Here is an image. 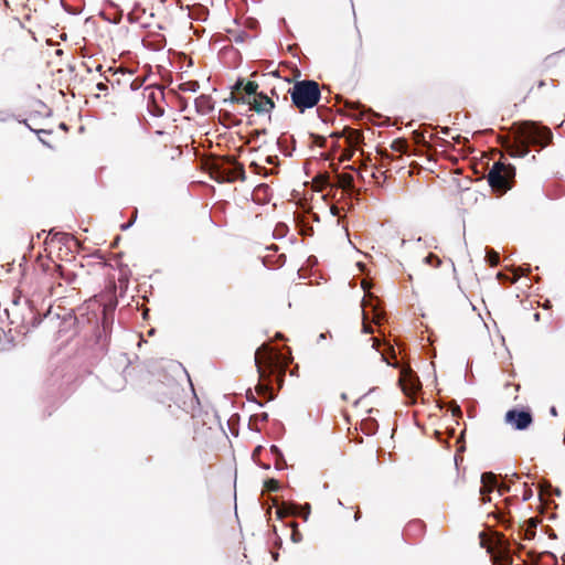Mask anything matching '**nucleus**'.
Segmentation results:
<instances>
[{
	"mask_svg": "<svg viewBox=\"0 0 565 565\" xmlns=\"http://www.w3.org/2000/svg\"><path fill=\"white\" fill-rule=\"evenodd\" d=\"M552 140L551 129L533 120L516 121L507 134L499 137L500 146L512 158H525L529 154L527 147L530 145L539 152Z\"/></svg>",
	"mask_w": 565,
	"mask_h": 565,
	"instance_id": "obj_1",
	"label": "nucleus"
},
{
	"mask_svg": "<svg viewBox=\"0 0 565 565\" xmlns=\"http://www.w3.org/2000/svg\"><path fill=\"white\" fill-rule=\"evenodd\" d=\"M254 361L260 380L256 385L257 393L266 395L268 401L275 399L284 385L287 363L281 354L268 344H262L256 349Z\"/></svg>",
	"mask_w": 565,
	"mask_h": 565,
	"instance_id": "obj_2",
	"label": "nucleus"
},
{
	"mask_svg": "<svg viewBox=\"0 0 565 565\" xmlns=\"http://www.w3.org/2000/svg\"><path fill=\"white\" fill-rule=\"evenodd\" d=\"M288 92L292 106L300 113L313 108L321 99L320 86L313 79L296 81Z\"/></svg>",
	"mask_w": 565,
	"mask_h": 565,
	"instance_id": "obj_3",
	"label": "nucleus"
},
{
	"mask_svg": "<svg viewBox=\"0 0 565 565\" xmlns=\"http://www.w3.org/2000/svg\"><path fill=\"white\" fill-rule=\"evenodd\" d=\"M391 353H392V358H388L386 353L381 352L382 360L384 362H386L387 365L393 366V367L399 370L398 383L401 385V388H402L403 393L407 397L415 398L416 395L422 390V383H420V380H419L418 375L412 370L411 366L402 365L397 361L396 355H395L393 349L391 350Z\"/></svg>",
	"mask_w": 565,
	"mask_h": 565,
	"instance_id": "obj_4",
	"label": "nucleus"
},
{
	"mask_svg": "<svg viewBox=\"0 0 565 565\" xmlns=\"http://www.w3.org/2000/svg\"><path fill=\"white\" fill-rule=\"evenodd\" d=\"M514 177V166L502 161H495L488 172L487 181L492 191L502 194L511 188V181Z\"/></svg>",
	"mask_w": 565,
	"mask_h": 565,
	"instance_id": "obj_5",
	"label": "nucleus"
},
{
	"mask_svg": "<svg viewBox=\"0 0 565 565\" xmlns=\"http://www.w3.org/2000/svg\"><path fill=\"white\" fill-rule=\"evenodd\" d=\"M361 308L363 318L362 331L364 333H372L373 330L370 324L375 323L380 326L385 320V312L382 308L381 300L372 294L366 292L362 298Z\"/></svg>",
	"mask_w": 565,
	"mask_h": 565,
	"instance_id": "obj_6",
	"label": "nucleus"
},
{
	"mask_svg": "<svg viewBox=\"0 0 565 565\" xmlns=\"http://www.w3.org/2000/svg\"><path fill=\"white\" fill-rule=\"evenodd\" d=\"M480 482H481L480 490H479L480 500L483 503L491 501L490 494L492 493V491L494 489L498 491L499 495H502L505 492L510 491V484L507 482L498 483L497 475L491 471L483 472L480 477Z\"/></svg>",
	"mask_w": 565,
	"mask_h": 565,
	"instance_id": "obj_7",
	"label": "nucleus"
},
{
	"mask_svg": "<svg viewBox=\"0 0 565 565\" xmlns=\"http://www.w3.org/2000/svg\"><path fill=\"white\" fill-rule=\"evenodd\" d=\"M504 420L515 430H526L533 424V414L529 407H512L505 415Z\"/></svg>",
	"mask_w": 565,
	"mask_h": 565,
	"instance_id": "obj_8",
	"label": "nucleus"
},
{
	"mask_svg": "<svg viewBox=\"0 0 565 565\" xmlns=\"http://www.w3.org/2000/svg\"><path fill=\"white\" fill-rule=\"evenodd\" d=\"M222 179H217L218 182L227 181L234 182L236 180L245 181L246 172L244 166L233 158L226 159L221 166Z\"/></svg>",
	"mask_w": 565,
	"mask_h": 565,
	"instance_id": "obj_9",
	"label": "nucleus"
},
{
	"mask_svg": "<svg viewBox=\"0 0 565 565\" xmlns=\"http://www.w3.org/2000/svg\"><path fill=\"white\" fill-rule=\"evenodd\" d=\"M114 309L105 308L103 310L102 322L96 330V342L102 348H105L108 344L114 326Z\"/></svg>",
	"mask_w": 565,
	"mask_h": 565,
	"instance_id": "obj_10",
	"label": "nucleus"
},
{
	"mask_svg": "<svg viewBox=\"0 0 565 565\" xmlns=\"http://www.w3.org/2000/svg\"><path fill=\"white\" fill-rule=\"evenodd\" d=\"M311 507L310 504H299L297 502L284 503L281 507H278L276 510V515L278 520H284V518L288 515L300 516L303 521H308L310 515Z\"/></svg>",
	"mask_w": 565,
	"mask_h": 565,
	"instance_id": "obj_11",
	"label": "nucleus"
},
{
	"mask_svg": "<svg viewBox=\"0 0 565 565\" xmlns=\"http://www.w3.org/2000/svg\"><path fill=\"white\" fill-rule=\"evenodd\" d=\"M501 548L503 550V554H498L492 556L493 565H512V558L510 553L514 551V548H521L522 546L513 540L512 542L507 541L502 537Z\"/></svg>",
	"mask_w": 565,
	"mask_h": 565,
	"instance_id": "obj_12",
	"label": "nucleus"
},
{
	"mask_svg": "<svg viewBox=\"0 0 565 565\" xmlns=\"http://www.w3.org/2000/svg\"><path fill=\"white\" fill-rule=\"evenodd\" d=\"M243 90V96H239V97H230L228 99H225L224 102L225 103H237V104H250V99H253L254 97H257L258 95H260V93H258V84L254 81H246V83L244 84V88H242Z\"/></svg>",
	"mask_w": 565,
	"mask_h": 565,
	"instance_id": "obj_13",
	"label": "nucleus"
},
{
	"mask_svg": "<svg viewBox=\"0 0 565 565\" xmlns=\"http://www.w3.org/2000/svg\"><path fill=\"white\" fill-rule=\"evenodd\" d=\"M247 105L258 115L269 113L275 107V103L264 93L250 99V104Z\"/></svg>",
	"mask_w": 565,
	"mask_h": 565,
	"instance_id": "obj_14",
	"label": "nucleus"
},
{
	"mask_svg": "<svg viewBox=\"0 0 565 565\" xmlns=\"http://www.w3.org/2000/svg\"><path fill=\"white\" fill-rule=\"evenodd\" d=\"M277 146L284 156L291 157L292 151L295 150V139L287 134H282L277 139Z\"/></svg>",
	"mask_w": 565,
	"mask_h": 565,
	"instance_id": "obj_15",
	"label": "nucleus"
},
{
	"mask_svg": "<svg viewBox=\"0 0 565 565\" xmlns=\"http://www.w3.org/2000/svg\"><path fill=\"white\" fill-rule=\"evenodd\" d=\"M249 168L250 170L255 173V174H258V175H262L264 178H267L269 175H273V174H277L278 173V169L276 168H273V169H268L255 161H253L250 164H249Z\"/></svg>",
	"mask_w": 565,
	"mask_h": 565,
	"instance_id": "obj_16",
	"label": "nucleus"
},
{
	"mask_svg": "<svg viewBox=\"0 0 565 565\" xmlns=\"http://www.w3.org/2000/svg\"><path fill=\"white\" fill-rule=\"evenodd\" d=\"M536 534V524H522L519 527V535L522 540H532Z\"/></svg>",
	"mask_w": 565,
	"mask_h": 565,
	"instance_id": "obj_17",
	"label": "nucleus"
},
{
	"mask_svg": "<svg viewBox=\"0 0 565 565\" xmlns=\"http://www.w3.org/2000/svg\"><path fill=\"white\" fill-rule=\"evenodd\" d=\"M484 252H486L484 259L488 265H490L492 267L499 265L500 254L497 250H494L492 247H486Z\"/></svg>",
	"mask_w": 565,
	"mask_h": 565,
	"instance_id": "obj_18",
	"label": "nucleus"
},
{
	"mask_svg": "<svg viewBox=\"0 0 565 565\" xmlns=\"http://www.w3.org/2000/svg\"><path fill=\"white\" fill-rule=\"evenodd\" d=\"M379 429V423L373 419L369 418L362 422V430L365 435H374Z\"/></svg>",
	"mask_w": 565,
	"mask_h": 565,
	"instance_id": "obj_19",
	"label": "nucleus"
},
{
	"mask_svg": "<svg viewBox=\"0 0 565 565\" xmlns=\"http://www.w3.org/2000/svg\"><path fill=\"white\" fill-rule=\"evenodd\" d=\"M56 271L61 278H63L67 284H72L75 281L77 275L73 271H66L63 266L58 265Z\"/></svg>",
	"mask_w": 565,
	"mask_h": 565,
	"instance_id": "obj_20",
	"label": "nucleus"
},
{
	"mask_svg": "<svg viewBox=\"0 0 565 565\" xmlns=\"http://www.w3.org/2000/svg\"><path fill=\"white\" fill-rule=\"evenodd\" d=\"M246 83V79L243 77H238L235 84L232 86V93L231 97H239L243 96L244 84Z\"/></svg>",
	"mask_w": 565,
	"mask_h": 565,
	"instance_id": "obj_21",
	"label": "nucleus"
},
{
	"mask_svg": "<svg viewBox=\"0 0 565 565\" xmlns=\"http://www.w3.org/2000/svg\"><path fill=\"white\" fill-rule=\"evenodd\" d=\"M423 263L437 268L441 264V260L437 255L429 253L427 256L424 257Z\"/></svg>",
	"mask_w": 565,
	"mask_h": 565,
	"instance_id": "obj_22",
	"label": "nucleus"
},
{
	"mask_svg": "<svg viewBox=\"0 0 565 565\" xmlns=\"http://www.w3.org/2000/svg\"><path fill=\"white\" fill-rule=\"evenodd\" d=\"M288 526H290L292 529L291 531V535H290V540L294 542V543H299L302 541V534L301 532L298 530V524L296 522H291L288 524Z\"/></svg>",
	"mask_w": 565,
	"mask_h": 565,
	"instance_id": "obj_23",
	"label": "nucleus"
},
{
	"mask_svg": "<svg viewBox=\"0 0 565 565\" xmlns=\"http://www.w3.org/2000/svg\"><path fill=\"white\" fill-rule=\"evenodd\" d=\"M264 488L267 490V491H270V492H276L279 490L280 488V483L278 480L274 479V478H267L265 481H264Z\"/></svg>",
	"mask_w": 565,
	"mask_h": 565,
	"instance_id": "obj_24",
	"label": "nucleus"
},
{
	"mask_svg": "<svg viewBox=\"0 0 565 565\" xmlns=\"http://www.w3.org/2000/svg\"><path fill=\"white\" fill-rule=\"evenodd\" d=\"M288 232V227L284 223H278L274 230V237L275 238H282Z\"/></svg>",
	"mask_w": 565,
	"mask_h": 565,
	"instance_id": "obj_25",
	"label": "nucleus"
},
{
	"mask_svg": "<svg viewBox=\"0 0 565 565\" xmlns=\"http://www.w3.org/2000/svg\"><path fill=\"white\" fill-rule=\"evenodd\" d=\"M199 83L196 81H189L180 85V89L184 92H196L199 89Z\"/></svg>",
	"mask_w": 565,
	"mask_h": 565,
	"instance_id": "obj_26",
	"label": "nucleus"
},
{
	"mask_svg": "<svg viewBox=\"0 0 565 565\" xmlns=\"http://www.w3.org/2000/svg\"><path fill=\"white\" fill-rule=\"evenodd\" d=\"M269 190H270V189H269V185H268V184H266V183H260V184H258V185L255 188V190H254V194H259V193L264 194V196H265V202H267V201H268V195H269Z\"/></svg>",
	"mask_w": 565,
	"mask_h": 565,
	"instance_id": "obj_27",
	"label": "nucleus"
},
{
	"mask_svg": "<svg viewBox=\"0 0 565 565\" xmlns=\"http://www.w3.org/2000/svg\"><path fill=\"white\" fill-rule=\"evenodd\" d=\"M270 452L275 457V459H277L278 461H282V463L285 465L284 454H282L281 449L278 446L271 445L270 446Z\"/></svg>",
	"mask_w": 565,
	"mask_h": 565,
	"instance_id": "obj_28",
	"label": "nucleus"
},
{
	"mask_svg": "<svg viewBox=\"0 0 565 565\" xmlns=\"http://www.w3.org/2000/svg\"><path fill=\"white\" fill-rule=\"evenodd\" d=\"M265 162L267 164H270V166H274V168L278 169L277 167L279 166L280 163V160L278 158V156L276 154H269L265 158Z\"/></svg>",
	"mask_w": 565,
	"mask_h": 565,
	"instance_id": "obj_29",
	"label": "nucleus"
},
{
	"mask_svg": "<svg viewBox=\"0 0 565 565\" xmlns=\"http://www.w3.org/2000/svg\"><path fill=\"white\" fill-rule=\"evenodd\" d=\"M268 417L269 416H268L267 413H260V414L252 415L250 416V420H249V425L252 426L255 420L267 422Z\"/></svg>",
	"mask_w": 565,
	"mask_h": 565,
	"instance_id": "obj_30",
	"label": "nucleus"
},
{
	"mask_svg": "<svg viewBox=\"0 0 565 565\" xmlns=\"http://www.w3.org/2000/svg\"><path fill=\"white\" fill-rule=\"evenodd\" d=\"M497 279L501 282V284H504V282H514L515 281V277L514 278H510L508 276H505L503 273L499 271L497 274Z\"/></svg>",
	"mask_w": 565,
	"mask_h": 565,
	"instance_id": "obj_31",
	"label": "nucleus"
},
{
	"mask_svg": "<svg viewBox=\"0 0 565 565\" xmlns=\"http://www.w3.org/2000/svg\"><path fill=\"white\" fill-rule=\"evenodd\" d=\"M31 313H32V318H31L32 328H38L41 324L43 317L33 313L32 310H31Z\"/></svg>",
	"mask_w": 565,
	"mask_h": 565,
	"instance_id": "obj_32",
	"label": "nucleus"
},
{
	"mask_svg": "<svg viewBox=\"0 0 565 565\" xmlns=\"http://www.w3.org/2000/svg\"><path fill=\"white\" fill-rule=\"evenodd\" d=\"M143 82H145V79H141V78L137 77V78H135V79L131 82V84H130V88H131L132 90H138V89L142 86Z\"/></svg>",
	"mask_w": 565,
	"mask_h": 565,
	"instance_id": "obj_33",
	"label": "nucleus"
},
{
	"mask_svg": "<svg viewBox=\"0 0 565 565\" xmlns=\"http://www.w3.org/2000/svg\"><path fill=\"white\" fill-rule=\"evenodd\" d=\"M152 116L161 117L164 114V109L160 106H154L152 110H150Z\"/></svg>",
	"mask_w": 565,
	"mask_h": 565,
	"instance_id": "obj_34",
	"label": "nucleus"
},
{
	"mask_svg": "<svg viewBox=\"0 0 565 565\" xmlns=\"http://www.w3.org/2000/svg\"><path fill=\"white\" fill-rule=\"evenodd\" d=\"M137 218V210H135V213H134V218L130 221V223H124L120 225V230L121 231H127L128 228H130L132 226V224L135 223Z\"/></svg>",
	"mask_w": 565,
	"mask_h": 565,
	"instance_id": "obj_35",
	"label": "nucleus"
},
{
	"mask_svg": "<svg viewBox=\"0 0 565 565\" xmlns=\"http://www.w3.org/2000/svg\"><path fill=\"white\" fill-rule=\"evenodd\" d=\"M247 38H248V34H247L246 32H241V33H238V34L235 36L234 41H235L236 43H242V42H244Z\"/></svg>",
	"mask_w": 565,
	"mask_h": 565,
	"instance_id": "obj_36",
	"label": "nucleus"
},
{
	"mask_svg": "<svg viewBox=\"0 0 565 565\" xmlns=\"http://www.w3.org/2000/svg\"><path fill=\"white\" fill-rule=\"evenodd\" d=\"M436 242L435 237H430L429 239H425V246L427 248H437Z\"/></svg>",
	"mask_w": 565,
	"mask_h": 565,
	"instance_id": "obj_37",
	"label": "nucleus"
},
{
	"mask_svg": "<svg viewBox=\"0 0 565 565\" xmlns=\"http://www.w3.org/2000/svg\"><path fill=\"white\" fill-rule=\"evenodd\" d=\"M532 490L531 489H525L524 490V493H523V501H527L532 498Z\"/></svg>",
	"mask_w": 565,
	"mask_h": 565,
	"instance_id": "obj_38",
	"label": "nucleus"
},
{
	"mask_svg": "<svg viewBox=\"0 0 565 565\" xmlns=\"http://www.w3.org/2000/svg\"><path fill=\"white\" fill-rule=\"evenodd\" d=\"M275 467L277 470H281V469H285L287 467V462L285 461V465L282 463V461H278L276 459V463H275Z\"/></svg>",
	"mask_w": 565,
	"mask_h": 565,
	"instance_id": "obj_39",
	"label": "nucleus"
},
{
	"mask_svg": "<svg viewBox=\"0 0 565 565\" xmlns=\"http://www.w3.org/2000/svg\"><path fill=\"white\" fill-rule=\"evenodd\" d=\"M288 51L295 55L296 52L299 51V46L297 44L288 45Z\"/></svg>",
	"mask_w": 565,
	"mask_h": 565,
	"instance_id": "obj_40",
	"label": "nucleus"
},
{
	"mask_svg": "<svg viewBox=\"0 0 565 565\" xmlns=\"http://www.w3.org/2000/svg\"><path fill=\"white\" fill-rule=\"evenodd\" d=\"M520 270L522 271V274H527L531 271V268H530V265H522V267L520 268Z\"/></svg>",
	"mask_w": 565,
	"mask_h": 565,
	"instance_id": "obj_41",
	"label": "nucleus"
},
{
	"mask_svg": "<svg viewBox=\"0 0 565 565\" xmlns=\"http://www.w3.org/2000/svg\"><path fill=\"white\" fill-rule=\"evenodd\" d=\"M367 111H371V109L363 105L360 106L361 115H366Z\"/></svg>",
	"mask_w": 565,
	"mask_h": 565,
	"instance_id": "obj_42",
	"label": "nucleus"
},
{
	"mask_svg": "<svg viewBox=\"0 0 565 565\" xmlns=\"http://www.w3.org/2000/svg\"><path fill=\"white\" fill-rule=\"evenodd\" d=\"M330 333L329 332H322L319 334L318 337V342H320L321 340H324L327 338V335H329Z\"/></svg>",
	"mask_w": 565,
	"mask_h": 565,
	"instance_id": "obj_43",
	"label": "nucleus"
},
{
	"mask_svg": "<svg viewBox=\"0 0 565 565\" xmlns=\"http://www.w3.org/2000/svg\"><path fill=\"white\" fill-rule=\"evenodd\" d=\"M550 414H551L552 416H557V408H556L555 406H551V407H550Z\"/></svg>",
	"mask_w": 565,
	"mask_h": 565,
	"instance_id": "obj_44",
	"label": "nucleus"
},
{
	"mask_svg": "<svg viewBox=\"0 0 565 565\" xmlns=\"http://www.w3.org/2000/svg\"><path fill=\"white\" fill-rule=\"evenodd\" d=\"M120 359L122 360V362H126L127 364H130V363H131V362H130V360L127 358V354H126V353L121 354V355H120Z\"/></svg>",
	"mask_w": 565,
	"mask_h": 565,
	"instance_id": "obj_45",
	"label": "nucleus"
},
{
	"mask_svg": "<svg viewBox=\"0 0 565 565\" xmlns=\"http://www.w3.org/2000/svg\"><path fill=\"white\" fill-rule=\"evenodd\" d=\"M373 340H374V342H373V344H372V348H373V349H375L376 351H380V352H381L380 343H379L375 339H373Z\"/></svg>",
	"mask_w": 565,
	"mask_h": 565,
	"instance_id": "obj_46",
	"label": "nucleus"
},
{
	"mask_svg": "<svg viewBox=\"0 0 565 565\" xmlns=\"http://www.w3.org/2000/svg\"><path fill=\"white\" fill-rule=\"evenodd\" d=\"M106 87H107V86H106L104 83H98V84H97V88H98L99 90H104V89H106Z\"/></svg>",
	"mask_w": 565,
	"mask_h": 565,
	"instance_id": "obj_47",
	"label": "nucleus"
},
{
	"mask_svg": "<svg viewBox=\"0 0 565 565\" xmlns=\"http://www.w3.org/2000/svg\"><path fill=\"white\" fill-rule=\"evenodd\" d=\"M21 297H14L12 302L14 306H18L20 303Z\"/></svg>",
	"mask_w": 565,
	"mask_h": 565,
	"instance_id": "obj_48",
	"label": "nucleus"
},
{
	"mask_svg": "<svg viewBox=\"0 0 565 565\" xmlns=\"http://www.w3.org/2000/svg\"><path fill=\"white\" fill-rule=\"evenodd\" d=\"M360 518H361V512L358 510V511L355 512V514H354V520H355V521H359V520H360Z\"/></svg>",
	"mask_w": 565,
	"mask_h": 565,
	"instance_id": "obj_49",
	"label": "nucleus"
},
{
	"mask_svg": "<svg viewBox=\"0 0 565 565\" xmlns=\"http://www.w3.org/2000/svg\"><path fill=\"white\" fill-rule=\"evenodd\" d=\"M247 399H248V402H254L255 401L254 396L249 392H247Z\"/></svg>",
	"mask_w": 565,
	"mask_h": 565,
	"instance_id": "obj_50",
	"label": "nucleus"
},
{
	"mask_svg": "<svg viewBox=\"0 0 565 565\" xmlns=\"http://www.w3.org/2000/svg\"><path fill=\"white\" fill-rule=\"evenodd\" d=\"M512 478H514V479H516V480H520V479L522 478V476H521L520 473L514 472V473L512 475Z\"/></svg>",
	"mask_w": 565,
	"mask_h": 565,
	"instance_id": "obj_51",
	"label": "nucleus"
},
{
	"mask_svg": "<svg viewBox=\"0 0 565 565\" xmlns=\"http://www.w3.org/2000/svg\"><path fill=\"white\" fill-rule=\"evenodd\" d=\"M276 337H277L278 339H280V340H286V339H285V335H284L281 332H277V333H276Z\"/></svg>",
	"mask_w": 565,
	"mask_h": 565,
	"instance_id": "obj_52",
	"label": "nucleus"
},
{
	"mask_svg": "<svg viewBox=\"0 0 565 565\" xmlns=\"http://www.w3.org/2000/svg\"><path fill=\"white\" fill-rule=\"evenodd\" d=\"M107 4L113 8L116 7V3L111 0H107Z\"/></svg>",
	"mask_w": 565,
	"mask_h": 565,
	"instance_id": "obj_53",
	"label": "nucleus"
},
{
	"mask_svg": "<svg viewBox=\"0 0 565 565\" xmlns=\"http://www.w3.org/2000/svg\"><path fill=\"white\" fill-rule=\"evenodd\" d=\"M540 317H541V315H540L539 312H535V313H534V319H535L536 321H539V320H540Z\"/></svg>",
	"mask_w": 565,
	"mask_h": 565,
	"instance_id": "obj_54",
	"label": "nucleus"
},
{
	"mask_svg": "<svg viewBox=\"0 0 565 565\" xmlns=\"http://www.w3.org/2000/svg\"><path fill=\"white\" fill-rule=\"evenodd\" d=\"M273 558H274L275 561H277V559H278V553H273Z\"/></svg>",
	"mask_w": 565,
	"mask_h": 565,
	"instance_id": "obj_55",
	"label": "nucleus"
},
{
	"mask_svg": "<svg viewBox=\"0 0 565 565\" xmlns=\"http://www.w3.org/2000/svg\"><path fill=\"white\" fill-rule=\"evenodd\" d=\"M60 127H61L62 129H66V128H67L66 124H64V122H62V124L60 125Z\"/></svg>",
	"mask_w": 565,
	"mask_h": 565,
	"instance_id": "obj_56",
	"label": "nucleus"
},
{
	"mask_svg": "<svg viewBox=\"0 0 565 565\" xmlns=\"http://www.w3.org/2000/svg\"><path fill=\"white\" fill-rule=\"evenodd\" d=\"M412 525H422V522L420 521H415Z\"/></svg>",
	"mask_w": 565,
	"mask_h": 565,
	"instance_id": "obj_57",
	"label": "nucleus"
},
{
	"mask_svg": "<svg viewBox=\"0 0 565 565\" xmlns=\"http://www.w3.org/2000/svg\"><path fill=\"white\" fill-rule=\"evenodd\" d=\"M504 518H505V516H504V514H502V515H501V518H500V522H501L502 524H504V520H503Z\"/></svg>",
	"mask_w": 565,
	"mask_h": 565,
	"instance_id": "obj_58",
	"label": "nucleus"
},
{
	"mask_svg": "<svg viewBox=\"0 0 565 565\" xmlns=\"http://www.w3.org/2000/svg\"><path fill=\"white\" fill-rule=\"evenodd\" d=\"M341 398H342V399H347V398H348V397H347V394H345V393H342V394H341Z\"/></svg>",
	"mask_w": 565,
	"mask_h": 565,
	"instance_id": "obj_59",
	"label": "nucleus"
},
{
	"mask_svg": "<svg viewBox=\"0 0 565 565\" xmlns=\"http://www.w3.org/2000/svg\"><path fill=\"white\" fill-rule=\"evenodd\" d=\"M40 132L49 134V131H47V130H44V129H41V130H39V131H38V134H40Z\"/></svg>",
	"mask_w": 565,
	"mask_h": 565,
	"instance_id": "obj_60",
	"label": "nucleus"
},
{
	"mask_svg": "<svg viewBox=\"0 0 565 565\" xmlns=\"http://www.w3.org/2000/svg\"><path fill=\"white\" fill-rule=\"evenodd\" d=\"M308 260H309V262H311V260H315V262H316V258H315V256H309Z\"/></svg>",
	"mask_w": 565,
	"mask_h": 565,
	"instance_id": "obj_61",
	"label": "nucleus"
},
{
	"mask_svg": "<svg viewBox=\"0 0 565 565\" xmlns=\"http://www.w3.org/2000/svg\"><path fill=\"white\" fill-rule=\"evenodd\" d=\"M407 243L406 239H402L401 245L404 246Z\"/></svg>",
	"mask_w": 565,
	"mask_h": 565,
	"instance_id": "obj_62",
	"label": "nucleus"
},
{
	"mask_svg": "<svg viewBox=\"0 0 565 565\" xmlns=\"http://www.w3.org/2000/svg\"><path fill=\"white\" fill-rule=\"evenodd\" d=\"M66 38H67V36H66V34H62V35H61V39H62V40H66Z\"/></svg>",
	"mask_w": 565,
	"mask_h": 565,
	"instance_id": "obj_63",
	"label": "nucleus"
},
{
	"mask_svg": "<svg viewBox=\"0 0 565 565\" xmlns=\"http://www.w3.org/2000/svg\"><path fill=\"white\" fill-rule=\"evenodd\" d=\"M535 160H536V157H535V156H532V157H531V161H533V162H534Z\"/></svg>",
	"mask_w": 565,
	"mask_h": 565,
	"instance_id": "obj_64",
	"label": "nucleus"
}]
</instances>
